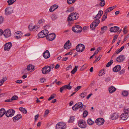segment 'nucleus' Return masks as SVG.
<instances>
[{
	"label": "nucleus",
	"instance_id": "1",
	"mask_svg": "<svg viewBox=\"0 0 129 129\" xmlns=\"http://www.w3.org/2000/svg\"><path fill=\"white\" fill-rule=\"evenodd\" d=\"M103 13V11L100 10L99 11L98 13L93 18V19L95 20L90 25V27L91 29H95V28L98 25L100 22L99 19L101 18Z\"/></svg>",
	"mask_w": 129,
	"mask_h": 129
},
{
	"label": "nucleus",
	"instance_id": "2",
	"mask_svg": "<svg viewBox=\"0 0 129 129\" xmlns=\"http://www.w3.org/2000/svg\"><path fill=\"white\" fill-rule=\"evenodd\" d=\"M79 15L76 12H73L70 14L68 17V21L69 22L77 19Z\"/></svg>",
	"mask_w": 129,
	"mask_h": 129
},
{
	"label": "nucleus",
	"instance_id": "3",
	"mask_svg": "<svg viewBox=\"0 0 129 129\" xmlns=\"http://www.w3.org/2000/svg\"><path fill=\"white\" fill-rule=\"evenodd\" d=\"M85 48V46L84 44L80 43L76 46L75 50L78 52H81L84 50Z\"/></svg>",
	"mask_w": 129,
	"mask_h": 129
},
{
	"label": "nucleus",
	"instance_id": "4",
	"mask_svg": "<svg viewBox=\"0 0 129 129\" xmlns=\"http://www.w3.org/2000/svg\"><path fill=\"white\" fill-rule=\"evenodd\" d=\"M72 30L76 33H80L82 30V27L79 25H75L72 27Z\"/></svg>",
	"mask_w": 129,
	"mask_h": 129
},
{
	"label": "nucleus",
	"instance_id": "5",
	"mask_svg": "<svg viewBox=\"0 0 129 129\" xmlns=\"http://www.w3.org/2000/svg\"><path fill=\"white\" fill-rule=\"evenodd\" d=\"M66 127V124L62 122L58 123L56 126V129H65Z\"/></svg>",
	"mask_w": 129,
	"mask_h": 129
},
{
	"label": "nucleus",
	"instance_id": "6",
	"mask_svg": "<svg viewBox=\"0 0 129 129\" xmlns=\"http://www.w3.org/2000/svg\"><path fill=\"white\" fill-rule=\"evenodd\" d=\"M78 124L79 126L81 128H85L86 126L85 122L83 119H80L79 120Z\"/></svg>",
	"mask_w": 129,
	"mask_h": 129
},
{
	"label": "nucleus",
	"instance_id": "7",
	"mask_svg": "<svg viewBox=\"0 0 129 129\" xmlns=\"http://www.w3.org/2000/svg\"><path fill=\"white\" fill-rule=\"evenodd\" d=\"M15 112V111L12 109H9L6 111V115L8 117H12L14 115Z\"/></svg>",
	"mask_w": 129,
	"mask_h": 129
},
{
	"label": "nucleus",
	"instance_id": "8",
	"mask_svg": "<svg viewBox=\"0 0 129 129\" xmlns=\"http://www.w3.org/2000/svg\"><path fill=\"white\" fill-rule=\"evenodd\" d=\"M82 106V104L81 102H79L76 103L72 107V109L74 111L77 110L78 108H81L82 109L81 107Z\"/></svg>",
	"mask_w": 129,
	"mask_h": 129
},
{
	"label": "nucleus",
	"instance_id": "9",
	"mask_svg": "<svg viewBox=\"0 0 129 129\" xmlns=\"http://www.w3.org/2000/svg\"><path fill=\"white\" fill-rule=\"evenodd\" d=\"M49 66H47L44 67L42 69V73L44 74H46L50 72V69L49 68Z\"/></svg>",
	"mask_w": 129,
	"mask_h": 129
},
{
	"label": "nucleus",
	"instance_id": "10",
	"mask_svg": "<svg viewBox=\"0 0 129 129\" xmlns=\"http://www.w3.org/2000/svg\"><path fill=\"white\" fill-rule=\"evenodd\" d=\"M12 46L11 42H9L6 43L4 46V49L5 51H9Z\"/></svg>",
	"mask_w": 129,
	"mask_h": 129
},
{
	"label": "nucleus",
	"instance_id": "11",
	"mask_svg": "<svg viewBox=\"0 0 129 129\" xmlns=\"http://www.w3.org/2000/svg\"><path fill=\"white\" fill-rule=\"evenodd\" d=\"M5 13L6 15H9L13 13V9L12 7H8L5 9Z\"/></svg>",
	"mask_w": 129,
	"mask_h": 129
},
{
	"label": "nucleus",
	"instance_id": "12",
	"mask_svg": "<svg viewBox=\"0 0 129 129\" xmlns=\"http://www.w3.org/2000/svg\"><path fill=\"white\" fill-rule=\"evenodd\" d=\"M104 122L105 121L104 119L101 118H99L96 120L95 123L97 125H100L103 124Z\"/></svg>",
	"mask_w": 129,
	"mask_h": 129
},
{
	"label": "nucleus",
	"instance_id": "13",
	"mask_svg": "<svg viewBox=\"0 0 129 129\" xmlns=\"http://www.w3.org/2000/svg\"><path fill=\"white\" fill-rule=\"evenodd\" d=\"M70 83L71 82H70L68 85H64L60 88V92H62L63 90H66V89H67L69 90L71 89L72 88V86H71L70 85Z\"/></svg>",
	"mask_w": 129,
	"mask_h": 129
},
{
	"label": "nucleus",
	"instance_id": "14",
	"mask_svg": "<svg viewBox=\"0 0 129 129\" xmlns=\"http://www.w3.org/2000/svg\"><path fill=\"white\" fill-rule=\"evenodd\" d=\"M56 35L55 34L52 33L46 36L47 39L49 41H52L56 37Z\"/></svg>",
	"mask_w": 129,
	"mask_h": 129
},
{
	"label": "nucleus",
	"instance_id": "15",
	"mask_svg": "<svg viewBox=\"0 0 129 129\" xmlns=\"http://www.w3.org/2000/svg\"><path fill=\"white\" fill-rule=\"evenodd\" d=\"M4 35L6 38H8L11 35L10 30L8 29L5 30L3 31Z\"/></svg>",
	"mask_w": 129,
	"mask_h": 129
},
{
	"label": "nucleus",
	"instance_id": "16",
	"mask_svg": "<svg viewBox=\"0 0 129 129\" xmlns=\"http://www.w3.org/2000/svg\"><path fill=\"white\" fill-rule=\"evenodd\" d=\"M22 32L20 31L15 32L14 34L15 38L17 39H18L21 38L22 37Z\"/></svg>",
	"mask_w": 129,
	"mask_h": 129
},
{
	"label": "nucleus",
	"instance_id": "17",
	"mask_svg": "<svg viewBox=\"0 0 129 129\" xmlns=\"http://www.w3.org/2000/svg\"><path fill=\"white\" fill-rule=\"evenodd\" d=\"M70 41L68 40L65 43L64 46L65 49H67L71 47V43H70Z\"/></svg>",
	"mask_w": 129,
	"mask_h": 129
},
{
	"label": "nucleus",
	"instance_id": "18",
	"mask_svg": "<svg viewBox=\"0 0 129 129\" xmlns=\"http://www.w3.org/2000/svg\"><path fill=\"white\" fill-rule=\"evenodd\" d=\"M50 56V53L48 50H46L43 54V56L45 58L47 59L49 58Z\"/></svg>",
	"mask_w": 129,
	"mask_h": 129
},
{
	"label": "nucleus",
	"instance_id": "19",
	"mask_svg": "<svg viewBox=\"0 0 129 129\" xmlns=\"http://www.w3.org/2000/svg\"><path fill=\"white\" fill-rule=\"evenodd\" d=\"M125 59V57L123 55H121L116 58V60L118 62L123 61Z\"/></svg>",
	"mask_w": 129,
	"mask_h": 129
},
{
	"label": "nucleus",
	"instance_id": "20",
	"mask_svg": "<svg viewBox=\"0 0 129 129\" xmlns=\"http://www.w3.org/2000/svg\"><path fill=\"white\" fill-rule=\"evenodd\" d=\"M119 28L116 26L111 27L110 29V31L112 32H116L119 29Z\"/></svg>",
	"mask_w": 129,
	"mask_h": 129
},
{
	"label": "nucleus",
	"instance_id": "21",
	"mask_svg": "<svg viewBox=\"0 0 129 129\" xmlns=\"http://www.w3.org/2000/svg\"><path fill=\"white\" fill-rule=\"evenodd\" d=\"M129 115L125 113H122L120 116V118L122 120H125L128 117Z\"/></svg>",
	"mask_w": 129,
	"mask_h": 129
},
{
	"label": "nucleus",
	"instance_id": "22",
	"mask_svg": "<svg viewBox=\"0 0 129 129\" xmlns=\"http://www.w3.org/2000/svg\"><path fill=\"white\" fill-rule=\"evenodd\" d=\"M58 7V6L57 5L55 4L50 7L49 9V11L52 12L54 11Z\"/></svg>",
	"mask_w": 129,
	"mask_h": 129
},
{
	"label": "nucleus",
	"instance_id": "23",
	"mask_svg": "<svg viewBox=\"0 0 129 129\" xmlns=\"http://www.w3.org/2000/svg\"><path fill=\"white\" fill-rule=\"evenodd\" d=\"M119 116L118 114L117 113L115 112L111 116V118L112 120L116 119H117Z\"/></svg>",
	"mask_w": 129,
	"mask_h": 129
},
{
	"label": "nucleus",
	"instance_id": "24",
	"mask_svg": "<svg viewBox=\"0 0 129 129\" xmlns=\"http://www.w3.org/2000/svg\"><path fill=\"white\" fill-rule=\"evenodd\" d=\"M22 118V116L20 114H17L16 116H15L13 118V121L15 122L16 121H17L20 119Z\"/></svg>",
	"mask_w": 129,
	"mask_h": 129
},
{
	"label": "nucleus",
	"instance_id": "25",
	"mask_svg": "<svg viewBox=\"0 0 129 129\" xmlns=\"http://www.w3.org/2000/svg\"><path fill=\"white\" fill-rule=\"evenodd\" d=\"M121 69V66L119 65H117L113 68V70L114 72H117L119 71Z\"/></svg>",
	"mask_w": 129,
	"mask_h": 129
},
{
	"label": "nucleus",
	"instance_id": "26",
	"mask_svg": "<svg viewBox=\"0 0 129 129\" xmlns=\"http://www.w3.org/2000/svg\"><path fill=\"white\" fill-rule=\"evenodd\" d=\"M6 114L5 110L4 108L0 109V118L1 117Z\"/></svg>",
	"mask_w": 129,
	"mask_h": 129
},
{
	"label": "nucleus",
	"instance_id": "27",
	"mask_svg": "<svg viewBox=\"0 0 129 129\" xmlns=\"http://www.w3.org/2000/svg\"><path fill=\"white\" fill-rule=\"evenodd\" d=\"M116 90V89L113 86L110 87L109 88V92L110 93L114 92Z\"/></svg>",
	"mask_w": 129,
	"mask_h": 129
},
{
	"label": "nucleus",
	"instance_id": "28",
	"mask_svg": "<svg viewBox=\"0 0 129 129\" xmlns=\"http://www.w3.org/2000/svg\"><path fill=\"white\" fill-rule=\"evenodd\" d=\"M44 33H43L42 31H41L38 35L37 37L38 38H43L45 37V35L44 34Z\"/></svg>",
	"mask_w": 129,
	"mask_h": 129
},
{
	"label": "nucleus",
	"instance_id": "29",
	"mask_svg": "<svg viewBox=\"0 0 129 129\" xmlns=\"http://www.w3.org/2000/svg\"><path fill=\"white\" fill-rule=\"evenodd\" d=\"M34 66L31 64L28 66L27 69L28 71H30V70H34Z\"/></svg>",
	"mask_w": 129,
	"mask_h": 129
},
{
	"label": "nucleus",
	"instance_id": "30",
	"mask_svg": "<svg viewBox=\"0 0 129 129\" xmlns=\"http://www.w3.org/2000/svg\"><path fill=\"white\" fill-rule=\"evenodd\" d=\"M87 122L89 125H91L94 122L91 119L89 118L87 120Z\"/></svg>",
	"mask_w": 129,
	"mask_h": 129
},
{
	"label": "nucleus",
	"instance_id": "31",
	"mask_svg": "<svg viewBox=\"0 0 129 129\" xmlns=\"http://www.w3.org/2000/svg\"><path fill=\"white\" fill-rule=\"evenodd\" d=\"M124 46H123L122 47H121L119 49H118V50H116V51L115 52V53L116 54H118L119 52H121L122 50L124 49Z\"/></svg>",
	"mask_w": 129,
	"mask_h": 129
},
{
	"label": "nucleus",
	"instance_id": "32",
	"mask_svg": "<svg viewBox=\"0 0 129 129\" xmlns=\"http://www.w3.org/2000/svg\"><path fill=\"white\" fill-rule=\"evenodd\" d=\"M16 0H8L7 1V2L8 3V5H10L13 4Z\"/></svg>",
	"mask_w": 129,
	"mask_h": 129
},
{
	"label": "nucleus",
	"instance_id": "33",
	"mask_svg": "<svg viewBox=\"0 0 129 129\" xmlns=\"http://www.w3.org/2000/svg\"><path fill=\"white\" fill-rule=\"evenodd\" d=\"M43 33H44V34L45 35V37L46 36L48 35V31L46 29L44 30H42Z\"/></svg>",
	"mask_w": 129,
	"mask_h": 129
},
{
	"label": "nucleus",
	"instance_id": "34",
	"mask_svg": "<svg viewBox=\"0 0 129 129\" xmlns=\"http://www.w3.org/2000/svg\"><path fill=\"white\" fill-rule=\"evenodd\" d=\"M78 66H75L74 68L71 71V73L73 74H74L75 72L77 71V69Z\"/></svg>",
	"mask_w": 129,
	"mask_h": 129
},
{
	"label": "nucleus",
	"instance_id": "35",
	"mask_svg": "<svg viewBox=\"0 0 129 129\" xmlns=\"http://www.w3.org/2000/svg\"><path fill=\"white\" fill-rule=\"evenodd\" d=\"M76 0H67V2L68 4L70 5L74 3Z\"/></svg>",
	"mask_w": 129,
	"mask_h": 129
},
{
	"label": "nucleus",
	"instance_id": "36",
	"mask_svg": "<svg viewBox=\"0 0 129 129\" xmlns=\"http://www.w3.org/2000/svg\"><path fill=\"white\" fill-rule=\"evenodd\" d=\"M128 92L126 91H124L122 93V94L123 96H127L128 95Z\"/></svg>",
	"mask_w": 129,
	"mask_h": 129
},
{
	"label": "nucleus",
	"instance_id": "37",
	"mask_svg": "<svg viewBox=\"0 0 129 129\" xmlns=\"http://www.w3.org/2000/svg\"><path fill=\"white\" fill-rule=\"evenodd\" d=\"M113 61L112 59L110 60V61L107 64L106 67H109L110 66L113 62Z\"/></svg>",
	"mask_w": 129,
	"mask_h": 129
},
{
	"label": "nucleus",
	"instance_id": "38",
	"mask_svg": "<svg viewBox=\"0 0 129 129\" xmlns=\"http://www.w3.org/2000/svg\"><path fill=\"white\" fill-rule=\"evenodd\" d=\"M51 18L53 20H55L57 18V16L55 14H53Z\"/></svg>",
	"mask_w": 129,
	"mask_h": 129
},
{
	"label": "nucleus",
	"instance_id": "39",
	"mask_svg": "<svg viewBox=\"0 0 129 129\" xmlns=\"http://www.w3.org/2000/svg\"><path fill=\"white\" fill-rule=\"evenodd\" d=\"M86 95V93L85 92H83L80 94V96L81 98H84Z\"/></svg>",
	"mask_w": 129,
	"mask_h": 129
},
{
	"label": "nucleus",
	"instance_id": "40",
	"mask_svg": "<svg viewBox=\"0 0 129 129\" xmlns=\"http://www.w3.org/2000/svg\"><path fill=\"white\" fill-rule=\"evenodd\" d=\"M118 37V35H116L114 37L113 39V40L112 44H113L115 41L117 39Z\"/></svg>",
	"mask_w": 129,
	"mask_h": 129
},
{
	"label": "nucleus",
	"instance_id": "41",
	"mask_svg": "<svg viewBox=\"0 0 129 129\" xmlns=\"http://www.w3.org/2000/svg\"><path fill=\"white\" fill-rule=\"evenodd\" d=\"M75 118L74 116H71L70 117V119L68 121L69 122H72L74 120Z\"/></svg>",
	"mask_w": 129,
	"mask_h": 129
},
{
	"label": "nucleus",
	"instance_id": "42",
	"mask_svg": "<svg viewBox=\"0 0 129 129\" xmlns=\"http://www.w3.org/2000/svg\"><path fill=\"white\" fill-rule=\"evenodd\" d=\"M18 99V97L17 95H15L13 96L11 98V100H15Z\"/></svg>",
	"mask_w": 129,
	"mask_h": 129
},
{
	"label": "nucleus",
	"instance_id": "43",
	"mask_svg": "<svg viewBox=\"0 0 129 129\" xmlns=\"http://www.w3.org/2000/svg\"><path fill=\"white\" fill-rule=\"evenodd\" d=\"M123 112L124 113L128 115V113H129V108L124 109L123 110Z\"/></svg>",
	"mask_w": 129,
	"mask_h": 129
},
{
	"label": "nucleus",
	"instance_id": "44",
	"mask_svg": "<svg viewBox=\"0 0 129 129\" xmlns=\"http://www.w3.org/2000/svg\"><path fill=\"white\" fill-rule=\"evenodd\" d=\"M88 112L86 111L85 110L83 112V116L84 117H86L88 115Z\"/></svg>",
	"mask_w": 129,
	"mask_h": 129
},
{
	"label": "nucleus",
	"instance_id": "45",
	"mask_svg": "<svg viewBox=\"0 0 129 129\" xmlns=\"http://www.w3.org/2000/svg\"><path fill=\"white\" fill-rule=\"evenodd\" d=\"M45 20L43 19H42L39 20L38 22V24H42L45 22Z\"/></svg>",
	"mask_w": 129,
	"mask_h": 129
},
{
	"label": "nucleus",
	"instance_id": "46",
	"mask_svg": "<svg viewBox=\"0 0 129 129\" xmlns=\"http://www.w3.org/2000/svg\"><path fill=\"white\" fill-rule=\"evenodd\" d=\"M6 80V78H3L0 81V86L2 85Z\"/></svg>",
	"mask_w": 129,
	"mask_h": 129
},
{
	"label": "nucleus",
	"instance_id": "47",
	"mask_svg": "<svg viewBox=\"0 0 129 129\" xmlns=\"http://www.w3.org/2000/svg\"><path fill=\"white\" fill-rule=\"evenodd\" d=\"M56 96L55 94H53L48 99V100L50 101V100L53 99L54 98L55 96Z\"/></svg>",
	"mask_w": 129,
	"mask_h": 129
},
{
	"label": "nucleus",
	"instance_id": "48",
	"mask_svg": "<svg viewBox=\"0 0 129 129\" xmlns=\"http://www.w3.org/2000/svg\"><path fill=\"white\" fill-rule=\"evenodd\" d=\"M105 4V1H101L99 4L100 5L101 7L104 6Z\"/></svg>",
	"mask_w": 129,
	"mask_h": 129
},
{
	"label": "nucleus",
	"instance_id": "49",
	"mask_svg": "<svg viewBox=\"0 0 129 129\" xmlns=\"http://www.w3.org/2000/svg\"><path fill=\"white\" fill-rule=\"evenodd\" d=\"M102 56V55H100L95 60L93 61V63H94L98 61L101 58Z\"/></svg>",
	"mask_w": 129,
	"mask_h": 129
},
{
	"label": "nucleus",
	"instance_id": "50",
	"mask_svg": "<svg viewBox=\"0 0 129 129\" xmlns=\"http://www.w3.org/2000/svg\"><path fill=\"white\" fill-rule=\"evenodd\" d=\"M74 10V8L73 7H70L69 9L67 10V11L68 12H71L73 11Z\"/></svg>",
	"mask_w": 129,
	"mask_h": 129
},
{
	"label": "nucleus",
	"instance_id": "51",
	"mask_svg": "<svg viewBox=\"0 0 129 129\" xmlns=\"http://www.w3.org/2000/svg\"><path fill=\"white\" fill-rule=\"evenodd\" d=\"M49 113V110H46L45 112V114L44 115V117H46L47 116V115Z\"/></svg>",
	"mask_w": 129,
	"mask_h": 129
},
{
	"label": "nucleus",
	"instance_id": "52",
	"mask_svg": "<svg viewBox=\"0 0 129 129\" xmlns=\"http://www.w3.org/2000/svg\"><path fill=\"white\" fill-rule=\"evenodd\" d=\"M104 70H101L100 72H99V76H102L103 75L105 74V73L104 72Z\"/></svg>",
	"mask_w": 129,
	"mask_h": 129
},
{
	"label": "nucleus",
	"instance_id": "53",
	"mask_svg": "<svg viewBox=\"0 0 129 129\" xmlns=\"http://www.w3.org/2000/svg\"><path fill=\"white\" fill-rule=\"evenodd\" d=\"M35 27V26H34L33 27L32 25H29L28 26L30 30H31Z\"/></svg>",
	"mask_w": 129,
	"mask_h": 129
},
{
	"label": "nucleus",
	"instance_id": "54",
	"mask_svg": "<svg viewBox=\"0 0 129 129\" xmlns=\"http://www.w3.org/2000/svg\"><path fill=\"white\" fill-rule=\"evenodd\" d=\"M125 72V70L124 69H122L119 72L120 74H122L124 73Z\"/></svg>",
	"mask_w": 129,
	"mask_h": 129
},
{
	"label": "nucleus",
	"instance_id": "55",
	"mask_svg": "<svg viewBox=\"0 0 129 129\" xmlns=\"http://www.w3.org/2000/svg\"><path fill=\"white\" fill-rule=\"evenodd\" d=\"M54 66V65L53 64H52L50 66H49V68L50 69V70H51V69H53Z\"/></svg>",
	"mask_w": 129,
	"mask_h": 129
},
{
	"label": "nucleus",
	"instance_id": "56",
	"mask_svg": "<svg viewBox=\"0 0 129 129\" xmlns=\"http://www.w3.org/2000/svg\"><path fill=\"white\" fill-rule=\"evenodd\" d=\"M3 18L2 16H0V24L3 22Z\"/></svg>",
	"mask_w": 129,
	"mask_h": 129
},
{
	"label": "nucleus",
	"instance_id": "57",
	"mask_svg": "<svg viewBox=\"0 0 129 129\" xmlns=\"http://www.w3.org/2000/svg\"><path fill=\"white\" fill-rule=\"evenodd\" d=\"M40 81L41 83L44 82L45 81V78H41L40 79Z\"/></svg>",
	"mask_w": 129,
	"mask_h": 129
},
{
	"label": "nucleus",
	"instance_id": "58",
	"mask_svg": "<svg viewBox=\"0 0 129 129\" xmlns=\"http://www.w3.org/2000/svg\"><path fill=\"white\" fill-rule=\"evenodd\" d=\"M81 86H78L75 89V90L78 91L79 90L81 87Z\"/></svg>",
	"mask_w": 129,
	"mask_h": 129
},
{
	"label": "nucleus",
	"instance_id": "59",
	"mask_svg": "<svg viewBox=\"0 0 129 129\" xmlns=\"http://www.w3.org/2000/svg\"><path fill=\"white\" fill-rule=\"evenodd\" d=\"M107 27L106 26H104L102 27L101 28V30L102 31L104 29L105 30H106L107 29Z\"/></svg>",
	"mask_w": 129,
	"mask_h": 129
},
{
	"label": "nucleus",
	"instance_id": "60",
	"mask_svg": "<svg viewBox=\"0 0 129 129\" xmlns=\"http://www.w3.org/2000/svg\"><path fill=\"white\" fill-rule=\"evenodd\" d=\"M116 6H114L112 7H111L109 8V9L112 11L113 9H114L116 7Z\"/></svg>",
	"mask_w": 129,
	"mask_h": 129
},
{
	"label": "nucleus",
	"instance_id": "61",
	"mask_svg": "<svg viewBox=\"0 0 129 129\" xmlns=\"http://www.w3.org/2000/svg\"><path fill=\"white\" fill-rule=\"evenodd\" d=\"M126 26H125L123 29V32L124 34H126L127 33V30H126Z\"/></svg>",
	"mask_w": 129,
	"mask_h": 129
},
{
	"label": "nucleus",
	"instance_id": "62",
	"mask_svg": "<svg viewBox=\"0 0 129 129\" xmlns=\"http://www.w3.org/2000/svg\"><path fill=\"white\" fill-rule=\"evenodd\" d=\"M39 116V114H37V115H35V121H36L37 120V119L38 118Z\"/></svg>",
	"mask_w": 129,
	"mask_h": 129
},
{
	"label": "nucleus",
	"instance_id": "63",
	"mask_svg": "<svg viewBox=\"0 0 129 129\" xmlns=\"http://www.w3.org/2000/svg\"><path fill=\"white\" fill-rule=\"evenodd\" d=\"M16 82L17 83L20 84L22 82V81L21 80H18L16 81Z\"/></svg>",
	"mask_w": 129,
	"mask_h": 129
},
{
	"label": "nucleus",
	"instance_id": "64",
	"mask_svg": "<svg viewBox=\"0 0 129 129\" xmlns=\"http://www.w3.org/2000/svg\"><path fill=\"white\" fill-rule=\"evenodd\" d=\"M94 81H92L91 83H90V86L91 87H92L94 85Z\"/></svg>",
	"mask_w": 129,
	"mask_h": 129
}]
</instances>
